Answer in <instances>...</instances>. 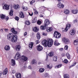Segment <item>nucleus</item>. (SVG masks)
<instances>
[{"label":"nucleus","instance_id":"1","mask_svg":"<svg viewBox=\"0 0 78 78\" xmlns=\"http://www.w3.org/2000/svg\"><path fill=\"white\" fill-rule=\"evenodd\" d=\"M7 38L8 40L13 43L16 42L17 41V36L16 35H14L12 33L8 34Z\"/></svg>","mask_w":78,"mask_h":78},{"label":"nucleus","instance_id":"2","mask_svg":"<svg viewBox=\"0 0 78 78\" xmlns=\"http://www.w3.org/2000/svg\"><path fill=\"white\" fill-rule=\"evenodd\" d=\"M53 41L51 39H50L48 41H47V40H44L42 41V43L43 45L46 47L48 46L50 47L52 45Z\"/></svg>","mask_w":78,"mask_h":78},{"label":"nucleus","instance_id":"3","mask_svg":"<svg viewBox=\"0 0 78 78\" xmlns=\"http://www.w3.org/2000/svg\"><path fill=\"white\" fill-rule=\"evenodd\" d=\"M61 36L60 33H59L58 31H55L54 32V36L55 37V38L57 39L60 38L61 37Z\"/></svg>","mask_w":78,"mask_h":78},{"label":"nucleus","instance_id":"4","mask_svg":"<svg viewBox=\"0 0 78 78\" xmlns=\"http://www.w3.org/2000/svg\"><path fill=\"white\" fill-rule=\"evenodd\" d=\"M50 22L49 21L48 19H46L44 21V26H45V27H47L48 25H50Z\"/></svg>","mask_w":78,"mask_h":78},{"label":"nucleus","instance_id":"5","mask_svg":"<svg viewBox=\"0 0 78 78\" xmlns=\"http://www.w3.org/2000/svg\"><path fill=\"white\" fill-rule=\"evenodd\" d=\"M57 7L59 8H60V9H62L64 7V5L63 4L61 3V2H59L57 4Z\"/></svg>","mask_w":78,"mask_h":78},{"label":"nucleus","instance_id":"6","mask_svg":"<svg viewBox=\"0 0 78 78\" xmlns=\"http://www.w3.org/2000/svg\"><path fill=\"white\" fill-rule=\"evenodd\" d=\"M21 56L20 54H19V52H17L15 56L14 57V59L16 60H18V59H19Z\"/></svg>","mask_w":78,"mask_h":78},{"label":"nucleus","instance_id":"7","mask_svg":"<svg viewBox=\"0 0 78 78\" xmlns=\"http://www.w3.org/2000/svg\"><path fill=\"white\" fill-rule=\"evenodd\" d=\"M62 41L63 42H64L66 44H69V40L67 38H62Z\"/></svg>","mask_w":78,"mask_h":78},{"label":"nucleus","instance_id":"8","mask_svg":"<svg viewBox=\"0 0 78 78\" xmlns=\"http://www.w3.org/2000/svg\"><path fill=\"white\" fill-rule=\"evenodd\" d=\"M21 58L22 60V61H24V62L25 61H27L28 60V58L24 56H22L21 57Z\"/></svg>","mask_w":78,"mask_h":78},{"label":"nucleus","instance_id":"9","mask_svg":"<svg viewBox=\"0 0 78 78\" xmlns=\"http://www.w3.org/2000/svg\"><path fill=\"white\" fill-rule=\"evenodd\" d=\"M37 49L38 51H42L43 49V48L42 46L39 45L37 47Z\"/></svg>","mask_w":78,"mask_h":78},{"label":"nucleus","instance_id":"10","mask_svg":"<svg viewBox=\"0 0 78 78\" xmlns=\"http://www.w3.org/2000/svg\"><path fill=\"white\" fill-rule=\"evenodd\" d=\"M9 8V6L6 4L3 7V9H6V10H8Z\"/></svg>","mask_w":78,"mask_h":78},{"label":"nucleus","instance_id":"11","mask_svg":"<svg viewBox=\"0 0 78 78\" xmlns=\"http://www.w3.org/2000/svg\"><path fill=\"white\" fill-rule=\"evenodd\" d=\"M16 78H21L22 76L21 74L20 73H17L16 74Z\"/></svg>","mask_w":78,"mask_h":78},{"label":"nucleus","instance_id":"12","mask_svg":"<svg viewBox=\"0 0 78 78\" xmlns=\"http://www.w3.org/2000/svg\"><path fill=\"white\" fill-rule=\"evenodd\" d=\"M11 31L12 33H13V34H17V31H16L15 29L13 28L11 29Z\"/></svg>","mask_w":78,"mask_h":78},{"label":"nucleus","instance_id":"13","mask_svg":"<svg viewBox=\"0 0 78 78\" xmlns=\"http://www.w3.org/2000/svg\"><path fill=\"white\" fill-rule=\"evenodd\" d=\"M49 56L50 57H53V56H54V52L51 51L48 54Z\"/></svg>","mask_w":78,"mask_h":78},{"label":"nucleus","instance_id":"14","mask_svg":"<svg viewBox=\"0 0 78 78\" xmlns=\"http://www.w3.org/2000/svg\"><path fill=\"white\" fill-rule=\"evenodd\" d=\"M19 16L21 18H24V15H23V12H20Z\"/></svg>","mask_w":78,"mask_h":78},{"label":"nucleus","instance_id":"15","mask_svg":"<svg viewBox=\"0 0 78 78\" xmlns=\"http://www.w3.org/2000/svg\"><path fill=\"white\" fill-rule=\"evenodd\" d=\"M64 12L65 14H69L70 13V11L69 10L66 9L64 10Z\"/></svg>","mask_w":78,"mask_h":78},{"label":"nucleus","instance_id":"16","mask_svg":"<svg viewBox=\"0 0 78 78\" xmlns=\"http://www.w3.org/2000/svg\"><path fill=\"white\" fill-rule=\"evenodd\" d=\"M33 31L34 32H37L39 31V29L37 27H35L33 28Z\"/></svg>","mask_w":78,"mask_h":78},{"label":"nucleus","instance_id":"17","mask_svg":"<svg viewBox=\"0 0 78 78\" xmlns=\"http://www.w3.org/2000/svg\"><path fill=\"white\" fill-rule=\"evenodd\" d=\"M16 51H19L20 49V48H21L20 46V45H16Z\"/></svg>","mask_w":78,"mask_h":78},{"label":"nucleus","instance_id":"18","mask_svg":"<svg viewBox=\"0 0 78 78\" xmlns=\"http://www.w3.org/2000/svg\"><path fill=\"white\" fill-rule=\"evenodd\" d=\"M5 49L6 51H9V49H10L9 46L6 45L5 47Z\"/></svg>","mask_w":78,"mask_h":78},{"label":"nucleus","instance_id":"19","mask_svg":"<svg viewBox=\"0 0 78 78\" xmlns=\"http://www.w3.org/2000/svg\"><path fill=\"white\" fill-rule=\"evenodd\" d=\"M53 59L54 61L56 62L58 60V56H55L53 57Z\"/></svg>","mask_w":78,"mask_h":78},{"label":"nucleus","instance_id":"20","mask_svg":"<svg viewBox=\"0 0 78 78\" xmlns=\"http://www.w3.org/2000/svg\"><path fill=\"white\" fill-rule=\"evenodd\" d=\"M72 12L73 14H77L78 13V10L77 9H75L72 10Z\"/></svg>","mask_w":78,"mask_h":78},{"label":"nucleus","instance_id":"21","mask_svg":"<svg viewBox=\"0 0 78 78\" xmlns=\"http://www.w3.org/2000/svg\"><path fill=\"white\" fill-rule=\"evenodd\" d=\"M47 26L42 25L41 26L40 28L42 30H45V28H47Z\"/></svg>","mask_w":78,"mask_h":78},{"label":"nucleus","instance_id":"22","mask_svg":"<svg viewBox=\"0 0 78 78\" xmlns=\"http://www.w3.org/2000/svg\"><path fill=\"white\" fill-rule=\"evenodd\" d=\"M11 61L12 65V66H14L16 65V62L15 60H14L13 59H12Z\"/></svg>","mask_w":78,"mask_h":78},{"label":"nucleus","instance_id":"23","mask_svg":"<svg viewBox=\"0 0 78 78\" xmlns=\"http://www.w3.org/2000/svg\"><path fill=\"white\" fill-rule=\"evenodd\" d=\"M33 45H34V43L33 42H31L30 44L29 45V47L30 48H33Z\"/></svg>","mask_w":78,"mask_h":78},{"label":"nucleus","instance_id":"24","mask_svg":"<svg viewBox=\"0 0 78 78\" xmlns=\"http://www.w3.org/2000/svg\"><path fill=\"white\" fill-rule=\"evenodd\" d=\"M7 73H8V69L6 68L3 71V75H6V74H7Z\"/></svg>","mask_w":78,"mask_h":78},{"label":"nucleus","instance_id":"25","mask_svg":"<svg viewBox=\"0 0 78 78\" xmlns=\"http://www.w3.org/2000/svg\"><path fill=\"white\" fill-rule=\"evenodd\" d=\"M32 64H37V62L35 59H33L31 61Z\"/></svg>","mask_w":78,"mask_h":78},{"label":"nucleus","instance_id":"26","mask_svg":"<svg viewBox=\"0 0 78 78\" xmlns=\"http://www.w3.org/2000/svg\"><path fill=\"white\" fill-rule=\"evenodd\" d=\"M37 39H40L41 38V34H40V33L38 32L37 33Z\"/></svg>","mask_w":78,"mask_h":78},{"label":"nucleus","instance_id":"27","mask_svg":"<svg viewBox=\"0 0 78 78\" xmlns=\"http://www.w3.org/2000/svg\"><path fill=\"white\" fill-rule=\"evenodd\" d=\"M0 17L3 20V19H5V16L3 14H1L0 15Z\"/></svg>","mask_w":78,"mask_h":78},{"label":"nucleus","instance_id":"28","mask_svg":"<svg viewBox=\"0 0 78 78\" xmlns=\"http://www.w3.org/2000/svg\"><path fill=\"white\" fill-rule=\"evenodd\" d=\"M70 34L71 35H72V36L74 35L75 34V31H74V30H71L70 32Z\"/></svg>","mask_w":78,"mask_h":78},{"label":"nucleus","instance_id":"29","mask_svg":"<svg viewBox=\"0 0 78 78\" xmlns=\"http://www.w3.org/2000/svg\"><path fill=\"white\" fill-rule=\"evenodd\" d=\"M13 8L14 9H17L18 8H19V5H14L13 6Z\"/></svg>","mask_w":78,"mask_h":78},{"label":"nucleus","instance_id":"30","mask_svg":"<svg viewBox=\"0 0 78 78\" xmlns=\"http://www.w3.org/2000/svg\"><path fill=\"white\" fill-rule=\"evenodd\" d=\"M52 30V28L48 27V29H47L46 31L47 32H50Z\"/></svg>","mask_w":78,"mask_h":78},{"label":"nucleus","instance_id":"31","mask_svg":"<svg viewBox=\"0 0 78 78\" xmlns=\"http://www.w3.org/2000/svg\"><path fill=\"white\" fill-rule=\"evenodd\" d=\"M9 15L11 16H13V10L12 9L10 10L9 13Z\"/></svg>","mask_w":78,"mask_h":78},{"label":"nucleus","instance_id":"32","mask_svg":"<svg viewBox=\"0 0 78 78\" xmlns=\"http://www.w3.org/2000/svg\"><path fill=\"white\" fill-rule=\"evenodd\" d=\"M78 44V40H76L74 41L73 42V44L75 45H76Z\"/></svg>","mask_w":78,"mask_h":78},{"label":"nucleus","instance_id":"33","mask_svg":"<svg viewBox=\"0 0 78 78\" xmlns=\"http://www.w3.org/2000/svg\"><path fill=\"white\" fill-rule=\"evenodd\" d=\"M59 43L58 42V41H55L54 42V45H56V46H58V45H59Z\"/></svg>","mask_w":78,"mask_h":78},{"label":"nucleus","instance_id":"34","mask_svg":"<svg viewBox=\"0 0 78 78\" xmlns=\"http://www.w3.org/2000/svg\"><path fill=\"white\" fill-rule=\"evenodd\" d=\"M36 22H37V19H36L35 18H34L33 20H32V23H36Z\"/></svg>","mask_w":78,"mask_h":78},{"label":"nucleus","instance_id":"35","mask_svg":"<svg viewBox=\"0 0 78 78\" xmlns=\"http://www.w3.org/2000/svg\"><path fill=\"white\" fill-rule=\"evenodd\" d=\"M44 69L42 68H40L39 69V72L40 73H42V72H44Z\"/></svg>","mask_w":78,"mask_h":78},{"label":"nucleus","instance_id":"36","mask_svg":"<svg viewBox=\"0 0 78 78\" xmlns=\"http://www.w3.org/2000/svg\"><path fill=\"white\" fill-rule=\"evenodd\" d=\"M62 66V65L61 64H60L59 65H58L57 66H55V69H58V68H59V67H61Z\"/></svg>","mask_w":78,"mask_h":78},{"label":"nucleus","instance_id":"37","mask_svg":"<svg viewBox=\"0 0 78 78\" xmlns=\"http://www.w3.org/2000/svg\"><path fill=\"white\" fill-rule=\"evenodd\" d=\"M66 56L68 59H70V54L69 53H67Z\"/></svg>","mask_w":78,"mask_h":78},{"label":"nucleus","instance_id":"38","mask_svg":"<svg viewBox=\"0 0 78 78\" xmlns=\"http://www.w3.org/2000/svg\"><path fill=\"white\" fill-rule=\"evenodd\" d=\"M47 67L49 69H51V67H52V64H49V65H47Z\"/></svg>","mask_w":78,"mask_h":78},{"label":"nucleus","instance_id":"39","mask_svg":"<svg viewBox=\"0 0 78 78\" xmlns=\"http://www.w3.org/2000/svg\"><path fill=\"white\" fill-rule=\"evenodd\" d=\"M66 27L68 28H70L71 27V24H67Z\"/></svg>","mask_w":78,"mask_h":78},{"label":"nucleus","instance_id":"40","mask_svg":"<svg viewBox=\"0 0 78 78\" xmlns=\"http://www.w3.org/2000/svg\"><path fill=\"white\" fill-rule=\"evenodd\" d=\"M64 78H69V75L67 74H65L64 75Z\"/></svg>","mask_w":78,"mask_h":78},{"label":"nucleus","instance_id":"41","mask_svg":"<svg viewBox=\"0 0 78 78\" xmlns=\"http://www.w3.org/2000/svg\"><path fill=\"white\" fill-rule=\"evenodd\" d=\"M63 62L65 64H67V63H68V60H67V59H65Z\"/></svg>","mask_w":78,"mask_h":78},{"label":"nucleus","instance_id":"42","mask_svg":"<svg viewBox=\"0 0 78 78\" xmlns=\"http://www.w3.org/2000/svg\"><path fill=\"white\" fill-rule=\"evenodd\" d=\"M25 23L27 25H30V22L27 21H26Z\"/></svg>","mask_w":78,"mask_h":78},{"label":"nucleus","instance_id":"43","mask_svg":"<svg viewBox=\"0 0 78 78\" xmlns=\"http://www.w3.org/2000/svg\"><path fill=\"white\" fill-rule=\"evenodd\" d=\"M34 2H35V1H34V0H33L30 2V4L31 5H33Z\"/></svg>","mask_w":78,"mask_h":78},{"label":"nucleus","instance_id":"44","mask_svg":"<svg viewBox=\"0 0 78 78\" xmlns=\"http://www.w3.org/2000/svg\"><path fill=\"white\" fill-rule=\"evenodd\" d=\"M19 17L17 16H15V20H17V21H18V20H19Z\"/></svg>","mask_w":78,"mask_h":78},{"label":"nucleus","instance_id":"45","mask_svg":"<svg viewBox=\"0 0 78 78\" xmlns=\"http://www.w3.org/2000/svg\"><path fill=\"white\" fill-rule=\"evenodd\" d=\"M24 11H27L28 9V7H24L23 8Z\"/></svg>","mask_w":78,"mask_h":78},{"label":"nucleus","instance_id":"46","mask_svg":"<svg viewBox=\"0 0 78 78\" xmlns=\"http://www.w3.org/2000/svg\"><path fill=\"white\" fill-rule=\"evenodd\" d=\"M37 23L38 25H41L42 23V22L41 21H38L37 22Z\"/></svg>","mask_w":78,"mask_h":78},{"label":"nucleus","instance_id":"47","mask_svg":"<svg viewBox=\"0 0 78 78\" xmlns=\"http://www.w3.org/2000/svg\"><path fill=\"white\" fill-rule=\"evenodd\" d=\"M65 49L66 50H67L68 49V46L67 45H66L65 46Z\"/></svg>","mask_w":78,"mask_h":78},{"label":"nucleus","instance_id":"48","mask_svg":"<svg viewBox=\"0 0 78 78\" xmlns=\"http://www.w3.org/2000/svg\"><path fill=\"white\" fill-rule=\"evenodd\" d=\"M76 64V62H75V63H74L73 65H72L71 66H70V68H71L73 66H75V65Z\"/></svg>","mask_w":78,"mask_h":78},{"label":"nucleus","instance_id":"49","mask_svg":"<svg viewBox=\"0 0 78 78\" xmlns=\"http://www.w3.org/2000/svg\"><path fill=\"white\" fill-rule=\"evenodd\" d=\"M42 34L43 36H47V33H45L44 32H43Z\"/></svg>","mask_w":78,"mask_h":78},{"label":"nucleus","instance_id":"50","mask_svg":"<svg viewBox=\"0 0 78 78\" xmlns=\"http://www.w3.org/2000/svg\"><path fill=\"white\" fill-rule=\"evenodd\" d=\"M36 44H38L39 43V40H37L36 41Z\"/></svg>","mask_w":78,"mask_h":78},{"label":"nucleus","instance_id":"51","mask_svg":"<svg viewBox=\"0 0 78 78\" xmlns=\"http://www.w3.org/2000/svg\"><path fill=\"white\" fill-rule=\"evenodd\" d=\"M44 76L45 77H47V76H48V74L47 73H45L44 74Z\"/></svg>","mask_w":78,"mask_h":78},{"label":"nucleus","instance_id":"52","mask_svg":"<svg viewBox=\"0 0 78 78\" xmlns=\"http://www.w3.org/2000/svg\"><path fill=\"white\" fill-rule=\"evenodd\" d=\"M64 31L65 32H66L67 31H68V28H67L66 27V28H65Z\"/></svg>","mask_w":78,"mask_h":78},{"label":"nucleus","instance_id":"53","mask_svg":"<svg viewBox=\"0 0 78 78\" xmlns=\"http://www.w3.org/2000/svg\"><path fill=\"white\" fill-rule=\"evenodd\" d=\"M38 13V12L37 11V10L36 12H34V14H37Z\"/></svg>","mask_w":78,"mask_h":78},{"label":"nucleus","instance_id":"54","mask_svg":"<svg viewBox=\"0 0 78 78\" xmlns=\"http://www.w3.org/2000/svg\"><path fill=\"white\" fill-rule=\"evenodd\" d=\"M9 19V17L8 16H7L5 17V20H8Z\"/></svg>","mask_w":78,"mask_h":78},{"label":"nucleus","instance_id":"55","mask_svg":"<svg viewBox=\"0 0 78 78\" xmlns=\"http://www.w3.org/2000/svg\"><path fill=\"white\" fill-rule=\"evenodd\" d=\"M24 35L25 36H27V32H26L25 33H24Z\"/></svg>","mask_w":78,"mask_h":78},{"label":"nucleus","instance_id":"56","mask_svg":"<svg viewBox=\"0 0 78 78\" xmlns=\"http://www.w3.org/2000/svg\"><path fill=\"white\" fill-rule=\"evenodd\" d=\"M29 15L30 16H33V12H32V13L31 14H30V13L29 12Z\"/></svg>","mask_w":78,"mask_h":78},{"label":"nucleus","instance_id":"57","mask_svg":"<svg viewBox=\"0 0 78 78\" xmlns=\"http://www.w3.org/2000/svg\"><path fill=\"white\" fill-rule=\"evenodd\" d=\"M28 68L29 69H32L31 66H28Z\"/></svg>","mask_w":78,"mask_h":78},{"label":"nucleus","instance_id":"58","mask_svg":"<svg viewBox=\"0 0 78 78\" xmlns=\"http://www.w3.org/2000/svg\"><path fill=\"white\" fill-rule=\"evenodd\" d=\"M12 73H15V72H16V71H15V70H12Z\"/></svg>","mask_w":78,"mask_h":78},{"label":"nucleus","instance_id":"59","mask_svg":"<svg viewBox=\"0 0 78 78\" xmlns=\"http://www.w3.org/2000/svg\"><path fill=\"white\" fill-rule=\"evenodd\" d=\"M0 31L2 33H3V30L2 29H1Z\"/></svg>","mask_w":78,"mask_h":78},{"label":"nucleus","instance_id":"60","mask_svg":"<svg viewBox=\"0 0 78 78\" xmlns=\"http://www.w3.org/2000/svg\"><path fill=\"white\" fill-rule=\"evenodd\" d=\"M59 50L60 51H62L63 50V48H60Z\"/></svg>","mask_w":78,"mask_h":78},{"label":"nucleus","instance_id":"61","mask_svg":"<svg viewBox=\"0 0 78 78\" xmlns=\"http://www.w3.org/2000/svg\"><path fill=\"white\" fill-rule=\"evenodd\" d=\"M34 12H35L36 11H37V10L36 9H34Z\"/></svg>","mask_w":78,"mask_h":78},{"label":"nucleus","instance_id":"62","mask_svg":"<svg viewBox=\"0 0 78 78\" xmlns=\"http://www.w3.org/2000/svg\"><path fill=\"white\" fill-rule=\"evenodd\" d=\"M5 31H6V32H7V31H8V30L6 29H5Z\"/></svg>","mask_w":78,"mask_h":78},{"label":"nucleus","instance_id":"63","mask_svg":"<svg viewBox=\"0 0 78 78\" xmlns=\"http://www.w3.org/2000/svg\"><path fill=\"white\" fill-rule=\"evenodd\" d=\"M2 72L0 71V77L1 76V75H2Z\"/></svg>","mask_w":78,"mask_h":78},{"label":"nucleus","instance_id":"64","mask_svg":"<svg viewBox=\"0 0 78 78\" xmlns=\"http://www.w3.org/2000/svg\"><path fill=\"white\" fill-rule=\"evenodd\" d=\"M40 17H43V15H40Z\"/></svg>","mask_w":78,"mask_h":78}]
</instances>
